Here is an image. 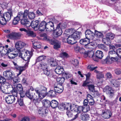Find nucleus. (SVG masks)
Masks as SVG:
<instances>
[{"instance_id": "0eeeda50", "label": "nucleus", "mask_w": 121, "mask_h": 121, "mask_svg": "<svg viewBox=\"0 0 121 121\" xmlns=\"http://www.w3.org/2000/svg\"><path fill=\"white\" fill-rule=\"evenodd\" d=\"M26 45V44L24 42H23L21 41H19L17 42L15 44V47L17 49V51H19L18 53L19 54L20 52H22L23 51H22L21 52L19 51L20 50L25 47Z\"/></svg>"}, {"instance_id": "79ce46f5", "label": "nucleus", "mask_w": 121, "mask_h": 121, "mask_svg": "<svg viewBox=\"0 0 121 121\" xmlns=\"http://www.w3.org/2000/svg\"><path fill=\"white\" fill-rule=\"evenodd\" d=\"M7 37L12 39H15L14 32L12 33L7 35Z\"/></svg>"}, {"instance_id": "052dcab7", "label": "nucleus", "mask_w": 121, "mask_h": 121, "mask_svg": "<svg viewBox=\"0 0 121 121\" xmlns=\"http://www.w3.org/2000/svg\"><path fill=\"white\" fill-rule=\"evenodd\" d=\"M57 25H59L60 28H61V29H64L66 28V24L63 23H59Z\"/></svg>"}, {"instance_id": "4468645a", "label": "nucleus", "mask_w": 121, "mask_h": 121, "mask_svg": "<svg viewBox=\"0 0 121 121\" xmlns=\"http://www.w3.org/2000/svg\"><path fill=\"white\" fill-rule=\"evenodd\" d=\"M87 57L90 58H92L94 60H95L94 59L95 56L94 55V52L92 50L86 51V53H85L84 57L86 58Z\"/></svg>"}, {"instance_id": "473e14b6", "label": "nucleus", "mask_w": 121, "mask_h": 121, "mask_svg": "<svg viewBox=\"0 0 121 121\" xmlns=\"http://www.w3.org/2000/svg\"><path fill=\"white\" fill-rule=\"evenodd\" d=\"M60 56L63 58H67L69 57V55L66 52H63L59 54Z\"/></svg>"}, {"instance_id": "4d7b16f0", "label": "nucleus", "mask_w": 121, "mask_h": 121, "mask_svg": "<svg viewBox=\"0 0 121 121\" xmlns=\"http://www.w3.org/2000/svg\"><path fill=\"white\" fill-rule=\"evenodd\" d=\"M83 106H79L78 107L77 106V108L76 110V112L78 113H79L81 111L83 112Z\"/></svg>"}, {"instance_id": "bf43d9fd", "label": "nucleus", "mask_w": 121, "mask_h": 121, "mask_svg": "<svg viewBox=\"0 0 121 121\" xmlns=\"http://www.w3.org/2000/svg\"><path fill=\"white\" fill-rule=\"evenodd\" d=\"M88 88L89 90L93 92L95 91L94 86L93 85H89L88 86Z\"/></svg>"}, {"instance_id": "0e129e2a", "label": "nucleus", "mask_w": 121, "mask_h": 121, "mask_svg": "<svg viewBox=\"0 0 121 121\" xmlns=\"http://www.w3.org/2000/svg\"><path fill=\"white\" fill-rule=\"evenodd\" d=\"M117 56L121 58V49L119 48L117 51Z\"/></svg>"}, {"instance_id": "f03ea898", "label": "nucleus", "mask_w": 121, "mask_h": 121, "mask_svg": "<svg viewBox=\"0 0 121 121\" xmlns=\"http://www.w3.org/2000/svg\"><path fill=\"white\" fill-rule=\"evenodd\" d=\"M6 51L5 54L8 55V57L10 59H13L18 55V51L17 50H14V48L13 46H9L8 45H6L5 46Z\"/></svg>"}, {"instance_id": "f3484780", "label": "nucleus", "mask_w": 121, "mask_h": 121, "mask_svg": "<svg viewBox=\"0 0 121 121\" xmlns=\"http://www.w3.org/2000/svg\"><path fill=\"white\" fill-rule=\"evenodd\" d=\"M81 33L80 32L76 31L71 35V36L76 41L79 39L80 38Z\"/></svg>"}, {"instance_id": "680f3d73", "label": "nucleus", "mask_w": 121, "mask_h": 121, "mask_svg": "<svg viewBox=\"0 0 121 121\" xmlns=\"http://www.w3.org/2000/svg\"><path fill=\"white\" fill-rule=\"evenodd\" d=\"M60 42H56L54 44V49H57L60 48Z\"/></svg>"}, {"instance_id": "58836bf2", "label": "nucleus", "mask_w": 121, "mask_h": 121, "mask_svg": "<svg viewBox=\"0 0 121 121\" xmlns=\"http://www.w3.org/2000/svg\"><path fill=\"white\" fill-rule=\"evenodd\" d=\"M28 16L29 18L30 19H34L35 17V14L33 12H30L29 13L28 12V14L27 16Z\"/></svg>"}, {"instance_id": "ea45409f", "label": "nucleus", "mask_w": 121, "mask_h": 121, "mask_svg": "<svg viewBox=\"0 0 121 121\" xmlns=\"http://www.w3.org/2000/svg\"><path fill=\"white\" fill-rule=\"evenodd\" d=\"M67 106V104L66 105L65 104H62L59 106V109L61 110H64L66 108V109L67 110L69 108V107Z\"/></svg>"}, {"instance_id": "72a5a7b5", "label": "nucleus", "mask_w": 121, "mask_h": 121, "mask_svg": "<svg viewBox=\"0 0 121 121\" xmlns=\"http://www.w3.org/2000/svg\"><path fill=\"white\" fill-rule=\"evenodd\" d=\"M87 39V40H86V39H82L80 40V43L81 44L85 46L89 42V40L88 39Z\"/></svg>"}, {"instance_id": "e433bc0d", "label": "nucleus", "mask_w": 121, "mask_h": 121, "mask_svg": "<svg viewBox=\"0 0 121 121\" xmlns=\"http://www.w3.org/2000/svg\"><path fill=\"white\" fill-rule=\"evenodd\" d=\"M33 47L35 49L40 48L41 47V44L39 42H35L33 43Z\"/></svg>"}, {"instance_id": "8fccbe9b", "label": "nucleus", "mask_w": 121, "mask_h": 121, "mask_svg": "<svg viewBox=\"0 0 121 121\" xmlns=\"http://www.w3.org/2000/svg\"><path fill=\"white\" fill-rule=\"evenodd\" d=\"M14 33L15 39H19L20 37L22 35V34L18 32H14Z\"/></svg>"}, {"instance_id": "2eb2a0df", "label": "nucleus", "mask_w": 121, "mask_h": 121, "mask_svg": "<svg viewBox=\"0 0 121 121\" xmlns=\"http://www.w3.org/2000/svg\"><path fill=\"white\" fill-rule=\"evenodd\" d=\"M28 14V11L27 10H25L24 11V13L20 12H19L17 16L20 18V20L21 19H23V18H26V17Z\"/></svg>"}, {"instance_id": "c03bdc74", "label": "nucleus", "mask_w": 121, "mask_h": 121, "mask_svg": "<svg viewBox=\"0 0 121 121\" xmlns=\"http://www.w3.org/2000/svg\"><path fill=\"white\" fill-rule=\"evenodd\" d=\"M104 61L107 64H110L112 62V59L109 56H108L104 60Z\"/></svg>"}, {"instance_id": "a18cd8bd", "label": "nucleus", "mask_w": 121, "mask_h": 121, "mask_svg": "<svg viewBox=\"0 0 121 121\" xmlns=\"http://www.w3.org/2000/svg\"><path fill=\"white\" fill-rule=\"evenodd\" d=\"M7 21H8L5 20L3 17L0 18V23L2 25H5L6 24Z\"/></svg>"}, {"instance_id": "a211bd4d", "label": "nucleus", "mask_w": 121, "mask_h": 121, "mask_svg": "<svg viewBox=\"0 0 121 121\" xmlns=\"http://www.w3.org/2000/svg\"><path fill=\"white\" fill-rule=\"evenodd\" d=\"M21 23L27 27H29L30 26V23L27 20V17L22 19L21 20Z\"/></svg>"}, {"instance_id": "13d9d810", "label": "nucleus", "mask_w": 121, "mask_h": 121, "mask_svg": "<svg viewBox=\"0 0 121 121\" xmlns=\"http://www.w3.org/2000/svg\"><path fill=\"white\" fill-rule=\"evenodd\" d=\"M66 114L68 117L69 118H71L73 116L72 112L69 110H67Z\"/></svg>"}, {"instance_id": "bb28decb", "label": "nucleus", "mask_w": 121, "mask_h": 121, "mask_svg": "<svg viewBox=\"0 0 121 121\" xmlns=\"http://www.w3.org/2000/svg\"><path fill=\"white\" fill-rule=\"evenodd\" d=\"M63 71V68L60 66L57 67L55 70L56 73L59 74H60L62 73V71Z\"/></svg>"}, {"instance_id": "4be33fe9", "label": "nucleus", "mask_w": 121, "mask_h": 121, "mask_svg": "<svg viewBox=\"0 0 121 121\" xmlns=\"http://www.w3.org/2000/svg\"><path fill=\"white\" fill-rule=\"evenodd\" d=\"M59 85H58L57 86L54 87V90L56 92L60 93L63 91V88L61 85H60V86H59Z\"/></svg>"}, {"instance_id": "09e8293b", "label": "nucleus", "mask_w": 121, "mask_h": 121, "mask_svg": "<svg viewBox=\"0 0 121 121\" xmlns=\"http://www.w3.org/2000/svg\"><path fill=\"white\" fill-rule=\"evenodd\" d=\"M85 48L87 49L92 50L93 49V46L91 45L90 43H88L85 46Z\"/></svg>"}, {"instance_id": "aec40b11", "label": "nucleus", "mask_w": 121, "mask_h": 121, "mask_svg": "<svg viewBox=\"0 0 121 121\" xmlns=\"http://www.w3.org/2000/svg\"><path fill=\"white\" fill-rule=\"evenodd\" d=\"M38 24L39 22L38 20L32 21L31 23H30V26L35 30H37Z\"/></svg>"}, {"instance_id": "de8ad7c7", "label": "nucleus", "mask_w": 121, "mask_h": 121, "mask_svg": "<svg viewBox=\"0 0 121 121\" xmlns=\"http://www.w3.org/2000/svg\"><path fill=\"white\" fill-rule=\"evenodd\" d=\"M95 35L98 38H102L103 37V35L102 33L96 30H95Z\"/></svg>"}, {"instance_id": "4c0bfd02", "label": "nucleus", "mask_w": 121, "mask_h": 121, "mask_svg": "<svg viewBox=\"0 0 121 121\" xmlns=\"http://www.w3.org/2000/svg\"><path fill=\"white\" fill-rule=\"evenodd\" d=\"M117 55L116 52L115 51H111L108 53V56L110 57H112L114 56H116Z\"/></svg>"}, {"instance_id": "dca6fc26", "label": "nucleus", "mask_w": 121, "mask_h": 121, "mask_svg": "<svg viewBox=\"0 0 121 121\" xmlns=\"http://www.w3.org/2000/svg\"><path fill=\"white\" fill-rule=\"evenodd\" d=\"M112 113L111 111L109 110H107L105 112H103L102 116L105 119L109 118L111 117Z\"/></svg>"}, {"instance_id": "6e6552de", "label": "nucleus", "mask_w": 121, "mask_h": 121, "mask_svg": "<svg viewBox=\"0 0 121 121\" xmlns=\"http://www.w3.org/2000/svg\"><path fill=\"white\" fill-rule=\"evenodd\" d=\"M47 108L44 107L40 108L38 110L39 114H41L42 117L46 116L49 112V111Z\"/></svg>"}, {"instance_id": "a878e982", "label": "nucleus", "mask_w": 121, "mask_h": 121, "mask_svg": "<svg viewBox=\"0 0 121 121\" xmlns=\"http://www.w3.org/2000/svg\"><path fill=\"white\" fill-rule=\"evenodd\" d=\"M42 104L45 107L47 108L50 105V102L48 99H44L42 101Z\"/></svg>"}, {"instance_id": "9b49d317", "label": "nucleus", "mask_w": 121, "mask_h": 121, "mask_svg": "<svg viewBox=\"0 0 121 121\" xmlns=\"http://www.w3.org/2000/svg\"><path fill=\"white\" fill-rule=\"evenodd\" d=\"M3 76L9 80L12 79L14 76L13 73L9 70L4 71L3 73Z\"/></svg>"}, {"instance_id": "37998d69", "label": "nucleus", "mask_w": 121, "mask_h": 121, "mask_svg": "<svg viewBox=\"0 0 121 121\" xmlns=\"http://www.w3.org/2000/svg\"><path fill=\"white\" fill-rule=\"evenodd\" d=\"M20 20V18H18L17 16L14 18L13 21V24L14 25H16L17 24L19 23V22Z\"/></svg>"}, {"instance_id": "c85d7f7f", "label": "nucleus", "mask_w": 121, "mask_h": 121, "mask_svg": "<svg viewBox=\"0 0 121 121\" xmlns=\"http://www.w3.org/2000/svg\"><path fill=\"white\" fill-rule=\"evenodd\" d=\"M58 103L56 100H53L50 102V105L53 108H55L58 106Z\"/></svg>"}, {"instance_id": "412c9836", "label": "nucleus", "mask_w": 121, "mask_h": 121, "mask_svg": "<svg viewBox=\"0 0 121 121\" xmlns=\"http://www.w3.org/2000/svg\"><path fill=\"white\" fill-rule=\"evenodd\" d=\"M67 43L69 44H73L76 42V41L71 36H69L67 39Z\"/></svg>"}, {"instance_id": "864d4df0", "label": "nucleus", "mask_w": 121, "mask_h": 121, "mask_svg": "<svg viewBox=\"0 0 121 121\" xmlns=\"http://www.w3.org/2000/svg\"><path fill=\"white\" fill-rule=\"evenodd\" d=\"M83 112H86L90 110L89 106V105H84L83 106Z\"/></svg>"}, {"instance_id": "9d476101", "label": "nucleus", "mask_w": 121, "mask_h": 121, "mask_svg": "<svg viewBox=\"0 0 121 121\" xmlns=\"http://www.w3.org/2000/svg\"><path fill=\"white\" fill-rule=\"evenodd\" d=\"M3 16V17L8 21L10 20L11 17L13 16L11 9L10 8L8 9V11L4 13Z\"/></svg>"}, {"instance_id": "2f4dec72", "label": "nucleus", "mask_w": 121, "mask_h": 121, "mask_svg": "<svg viewBox=\"0 0 121 121\" xmlns=\"http://www.w3.org/2000/svg\"><path fill=\"white\" fill-rule=\"evenodd\" d=\"M94 72L97 73V77L99 79L103 78L104 77V75L101 72H98L97 70H95Z\"/></svg>"}, {"instance_id": "f704fd0d", "label": "nucleus", "mask_w": 121, "mask_h": 121, "mask_svg": "<svg viewBox=\"0 0 121 121\" xmlns=\"http://www.w3.org/2000/svg\"><path fill=\"white\" fill-rule=\"evenodd\" d=\"M89 115L88 114H84L81 116V119L84 121H86L89 119Z\"/></svg>"}, {"instance_id": "7c9ffc66", "label": "nucleus", "mask_w": 121, "mask_h": 121, "mask_svg": "<svg viewBox=\"0 0 121 121\" xmlns=\"http://www.w3.org/2000/svg\"><path fill=\"white\" fill-rule=\"evenodd\" d=\"M65 78L63 77L58 78L56 79L57 82L59 83L58 85H62V84L64 82Z\"/></svg>"}, {"instance_id": "774afa93", "label": "nucleus", "mask_w": 121, "mask_h": 121, "mask_svg": "<svg viewBox=\"0 0 121 121\" xmlns=\"http://www.w3.org/2000/svg\"><path fill=\"white\" fill-rule=\"evenodd\" d=\"M17 102L20 106H22L23 104V99H18Z\"/></svg>"}, {"instance_id": "e2e57ef3", "label": "nucleus", "mask_w": 121, "mask_h": 121, "mask_svg": "<svg viewBox=\"0 0 121 121\" xmlns=\"http://www.w3.org/2000/svg\"><path fill=\"white\" fill-rule=\"evenodd\" d=\"M6 81L5 79L2 76H0V84H2L5 83Z\"/></svg>"}, {"instance_id": "5701e85b", "label": "nucleus", "mask_w": 121, "mask_h": 121, "mask_svg": "<svg viewBox=\"0 0 121 121\" xmlns=\"http://www.w3.org/2000/svg\"><path fill=\"white\" fill-rule=\"evenodd\" d=\"M9 84V83L7 82H5L4 83L1 84V86H0V89L3 92H5L7 90V88L8 85Z\"/></svg>"}, {"instance_id": "39448f33", "label": "nucleus", "mask_w": 121, "mask_h": 121, "mask_svg": "<svg viewBox=\"0 0 121 121\" xmlns=\"http://www.w3.org/2000/svg\"><path fill=\"white\" fill-rule=\"evenodd\" d=\"M14 87H13L12 85H11L10 83H9V84L8 85L7 87V90L8 91V93H12L13 95H8V96H6L5 98H12L14 97V96L13 95H14L15 94L13 93L14 92Z\"/></svg>"}, {"instance_id": "7ed1b4c3", "label": "nucleus", "mask_w": 121, "mask_h": 121, "mask_svg": "<svg viewBox=\"0 0 121 121\" xmlns=\"http://www.w3.org/2000/svg\"><path fill=\"white\" fill-rule=\"evenodd\" d=\"M39 68L41 70L43 71V72L46 75L49 76L50 75V72L48 69L47 65L45 63V61L40 63L39 66Z\"/></svg>"}, {"instance_id": "20e7f679", "label": "nucleus", "mask_w": 121, "mask_h": 121, "mask_svg": "<svg viewBox=\"0 0 121 121\" xmlns=\"http://www.w3.org/2000/svg\"><path fill=\"white\" fill-rule=\"evenodd\" d=\"M104 92H105L108 94L109 95L110 98L112 97L114 95V91L111 87L107 86L103 89Z\"/></svg>"}, {"instance_id": "423d86ee", "label": "nucleus", "mask_w": 121, "mask_h": 121, "mask_svg": "<svg viewBox=\"0 0 121 121\" xmlns=\"http://www.w3.org/2000/svg\"><path fill=\"white\" fill-rule=\"evenodd\" d=\"M14 92L13 93H15L13 95L17 97V93L18 92H22L23 91V88L22 85L20 84H18L14 85Z\"/></svg>"}, {"instance_id": "a19ab883", "label": "nucleus", "mask_w": 121, "mask_h": 121, "mask_svg": "<svg viewBox=\"0 0 121 121\" xmlns=\"http://www.w3.org/2000/svg\"><path fill=\"white\" fill-rule=\"evenodd\" d=\"M68 105L70 108L71 111H74L76 112V110L77 106L75 105L74 104L70 105L69 104H67V106Z\"/></svg>"}, {"instance_id": "cd10ccee", "label": "nucleus", "mask_w": 121, "mask_h": 121, "mask_svg": "<svg viewBox=\"0 0 121 121\" xmlns=\"http://www.w3.org/2000/svg\"><path fill=\"white\" fill-rule=\"evenodd\" d=\"M111 82L112 85V86L115 87H118L119 86L120 83L119 82L117 81L116 80L113 79L112 80Z\"/></svg>"}, {"instance_id": "6ab92c4d", "label": "nucleus", "mask_w": 121, "mask_h": 121, "mask_svg": "<svg viewBox=\"0 0 121 121\" xmlns=\"http://www.w3.org/2000/svg\"><path fill=\"white\" fill-rule=\"evenodd\" d=\"M46 22L44 21L42 22L39 25V29L40 31H43L46 28Z\"/></svg>"}, {"instance_id": "ddd939ff", "label": "nucleus", "mask_w": 121, "mask_h": 121, "mask_svg": "<svg viewBox=\"0 0 121 121\" xmlns=\"http://www.w3.org/2000/svg\"><path fill=\"white\" fill-rule=\"evenodd\" d=\"M59 25H57L56 30L53 33V35L55 37H57L60 36L62 33V29L60 28Z\"/></svg>"}, {"instance_id": "6e6d98bb", "label": "nucleus", "mask_w": 121, "mask_h": 121, "mask_svg": "<svg viewBox=\"0 0 121 121\" xmlns=\"http://www.w3.org/2000/svg\"><path fill=\"white\" fill-rule=\"evenodd\" d=\"M6 102L8 104H11L14 102L15 99H5Z\"/></svg>"}, {"instance_id": "b1692460", "label": "nucleus", "mask_w": 121, "mask_h": 121, "mask_svg": "<svg viewBox=\"0 0 121 121\" xmlns=\"http://www.w3.org/2000/svg\"><path fill=\"white\" fill-rule=\"evenodd\" d=\"M56 95V92L55 91L51 90L47 94V96H50L51 98L55 97Z\"/></svg>"}, {"instance_id": "49530a36", "label": "nucleus", "mask_w": 121, "mask_h": 121, "mask_svg": "<svg viewBox=\"0 0 121 121\" xmlns=\"http://www.w3.org/2000/svg\"><path fill=\"white\" fill-rule=\"evenodd\" d=\"M106 36L107 38H108L110 39H112L114 37V35L111 33H108L106 34Z\"/></svg>"}, {"instance_id": "69168bd1", "label": "nucleus", "mask_w": 121, "mask_h": 121, "mask_svg": "<svg viewBox=\"0 0 121 121\" xmlns=\"http://www.w3.org/2000/svg\"><path fill=\"white\" fill-rule=\"evenodd\" d=\"M79 52L80 53L83 54L84 57L85 53H86V52L85 51L84 49L82 48H80Z\"/></svg>"}, {"instance_id": "3c124183", "label": "nucleus", "mask_w": 121, "mask_h": 121, "mask_svg": "<svg viewBox=\"0 0 121 121\" xmlns=\"http://www.w3.org/2000/svg\"><path fill=\"white\" fill-rule=\"evenodd\" d=\"M67 33V35H72L73 33H74L75 31V30L73 29H67L66 30Z\"/></svg>"}, {"instance_id": "603ef678", "label": "nucleus", "mask_w": 121, "mask_h": 121, "mask_svg": "<svg viewBox=\"0 0 121 121\" xmlns=\"http://www.w3.org/2000/svg\"><path fill=\"white\" fill-rule=\"evenodd\" d=\"M71 63L75 67L78 66L79 64V62L77 59H74L71 61Z\"/></svg>"}, {"instance_id": "f8f14e48", "label": "nucleus", "mask_w": 121, "mask_h": 121, "mask_svg": "<svg viewBox=\"0 0 121 121\" xmlns=\"http://www.w3.org/2000/svg\"><path fill=\"white\" fill-rule=\"evenodd\" d=\"M54 29L53 23L52 22H49L46 23V29L47 31L51 32L54 30Z\"/></svg>"}, {"instance_id": "1a4fd4ad", "label": "nucleus", "mask_w": 121, "mask_h": 121, "mask_svg": "<svg viewBox=\"0 0 121 121\" xmlns=\"http://www.w3.org/2000/svg\"><path fill=\"white\" fill-rule=\"evenodd\" d=\"M85 34L86 39L89 40L93 39L94 38V33L90 30H87L85 32Z\"/></svg>"}, {"instance_id": "c9c22d12", "label": "nucleus", "mask_w": 121, "mask_h": 121, "mask_svg": "<svg viewBox=\"0 0 121 121\" xmlns=\"http://www.w3.org/2000/svg\"><path fill=\"white\" fill-rule=\"evenodd\" d=\"M103 41L107 45H109L111 43V40L108 38H107V37L105 38H103L102 39Z\"/></svg>"}, {"instance_id": "393cba45", "label": "nucleus", "mask_w": 121, "mask_h": 121, "mask_svg": "<svg viewBox=\"0 0 121 121\" xmlns=\"http://www.w3.org/2000/svg\"><path fill=\"white\" fill-rule=\"evenodd\" d=\"M26 35L29 37H35L36 36L35 34L31 30H27L26 32Z\"/></svg>"}, {"instance_id": "f257e3e1", "label": "nucleus", "mask_w": 121, "mask_h": 121, "mask_svg": "<svg viewBox=\"0 0 121 121\" xmlns=\"http://www.w3.org/2000/svg\"><path fill=\"white\" fill-rule=\"evenodd\" d=\"M32 56L31 52L27 50H24L22 52L19 53V57L23 59L26 62V64L24 66H18L17 68V69L19 70V73L17 74V76L20 74L25 69V68L27 66Z\"/></svg>"}, {"instance_id": "5fc2aeb1", "label": "nucleus", "mask_w": 121, "mask_h": 121, "mask_svg": "<svg viewBox=\"0 0 121 121\" xmlns=\"http://www.w3.org/2000/svg\"><path fill=\"white\" fill-rule=\"evenodd\" d=\"M46 56H44L42 55L39 57L37 59L36 62H40L43 60L45 58Z\"/></svg>"}, {"instance_id": "c756f323", "label": "nucleus", "mask_w": 121, "mask_h": 121, "mask_svg": "<svg viewBox=\"0 0 121 121\" xmlns=\"http://www.w3.org/2000/svg\"><path fill=\"white\" fill-rule=\"evenodd\" d=\"M96 56L99 58L101 59L103 56L102 52L99 50L97 51L96 52Z\"/></svg>"}, {"instance_id": "338daca9", "label": "nucleus", "mask_w": 121, "mask_h": 121, "mask_svg": "<svg viewBox=\"0 0 121 121\" xmlns=\"http://www.w3.org/2000/svg\"><path fill=\"white\" fill-rule=\"evenodd\" d=\"M38 96L40 98H43L46 96H47V94H46L44 93H41L39 94Z\"/></svg>"}]
</instances>
